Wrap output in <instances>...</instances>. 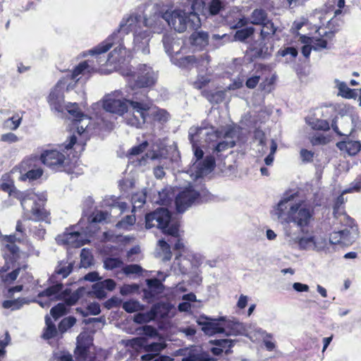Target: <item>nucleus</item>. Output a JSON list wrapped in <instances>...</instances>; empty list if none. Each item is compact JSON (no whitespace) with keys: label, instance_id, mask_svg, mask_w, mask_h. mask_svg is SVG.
I'll return each mask as SVG.
<instances>
[{"label":"nucleus","instance_id":"obj_1","mask_svg":"<svg viewBox=\"0 0 361 361\" xmlns=\"http://www.w3.org/2000/svg\"><path fill=\"white\" fill-rule=\"evenodd\" d=\"M204 7L203 0H196L191 5L192 11H185L180 9L169 11L157 4H152L150 14L145 18V25L149 27L154 33H161L166 23L171 27L178 32H183L188 28L197 30L200 27L201 22L197 11Z\"/></svg>","mask_w":361,"mask_h":361},{"label":"nucleus","instance_id":"obj_2","mask_svg":"<svg viewBox=\"0 0 361 361\" xmlns=\"http://www.w3.org/2000/svg\"><path fill=\"white\" fill-rule=\"evenodd\" d=\"M152 5H149L147 12L143 18L137 14H132L128 17H125L120 23L118 29L114 32L105 41L98 44L97 47L90 50L92 55H99L106 52L114 44L118 46L109 54V58L105 61L110 64H116L121 63L126 57V46L124 43V35L133 32L135 33L136 30H143V27L151 29L147 26L145 23V18L150 14H153L150 11Z\"/></svg>","mask_w":361,"mask_h":361},{"label":"nucleus","instance_id":"obj_3","mask_svg":"<svg viewBox=\"0 0 361 361\" xmlns=\"http://www.w3.org/2000/svg\"><path fill=\"white\" fill-rule=\"evenodd\" d=\"M293 196L283 198L272 211V215L283 225V233L287 226L305 231L313 220L314 208L302 202H293Z\"/></svg>","mask_w":361,"mask_h":361},{"label":"nucleus","instance_id":"obj_4","mask_svg":"<svg viewBox=\"0 0 361 361\" xmlns=\"http://www.w3.org/2000/svg\"><path fill=\"white\" fill-rule=\"evenodd\" d=\"M0 189L20 200L23 209V217L27 220L45 221L50 223L49 214L44 208L47 195L44 192L36 193L33 190L20 191L16 190L12 183L0 180Z\"/></svg>","mask_w":361,"mask_h":361},{"label":"nucleus","instance_id":"obj_5","mask_svg":"<svg viewBox=\"0 0 361 361\" xmlns=\"http://www.w3.org/2000/svg\"><path fill=\"white\" fill-rule=\"evenodd\" d=\"M93 61H83L77 66L72 72L68 73L66 76L60 80L48 97V102L52 110L57 112H62L63 109L64 96L63 90L66 86V89L71 90L73 87L71 83H68L69 80L75 82L79 80L80 75H89L91 73L96 72L97 68L93 66Z\"/></svg>","mask_w":361,"mask_h":361},{"label":"nucleus","instance_id":"obj_6","mask_svg":"<svg viewBox=\"0 0 361 361\" xmlns=\"http://www.w3.org/2000/svg\"><path fill=\"white\" fill-rule=\"evenodd\" d=\"M73 268V262L63 260L58 263L54 274L49 278V281L51 285L38 294V298H40V300L37 302L42 307H49L51 301L56 300L64 297L67 290L63 293L62 292L63 285L60 281L68 276L72 272Z\"/></svg>","mask_w":361,"mask_h":361},{"label":"nucleus","instance_id":"obj_7","mask_svg":"<svg viewBox=\"0 0 361 361\" xmlns=\"http://www.w3.org/2000/svg\"><path fill=\"white\" fill-rule=\"evenodd\" d=\"M128 111L126 112V122L128 125L141 128L152 106V101L146 91L128 92Z\"/></svg>","mask_w":361,"mask_h":361},{"label":"nucleus","instance_id":"obj_8","mask_svg":"<svg viewBox=\"0 0 361 361\" xmlns=\"http://www.w3.org/2000/svg\"><path fill=\"white\" fill-rule=\"evenodd\" d=\"M121 74L126 78L128 92L145 91L142 89L154 85L157 78L152 68L147 64L122 68Z\"/></svg>","mask_w":361,"mask_h":361},{"label":"nucleus","instance_id":"obj_9","mask_svg":"<svg viewBox=\"0 0 361 361\" xmlns=\"http://www.w3.org/2000/svg\"><path fill=\"white\" fill-rule=\"evenodd\" d=\"M170 212L164 208L157 209L145 216V226L147 228H157L171 237L176 238L174 244L176 250H181L184 247L183 243L178 238V225L171 222Z\"/></svg>","mask_w":361,"mask_h":361},{"label":"nucleus","instance_id":"obj_10","mask_svg":"<svg viewBox=\"0 0 361 361\" xmlns=\"http://www.w3.org/2000/svg\"><path fill=\"white\" fill-rule=\"evenodd\" d=\"M214 197L206 190L198 192L191 186L180 191L175 199L176 211L183 213L192 204L207 202L213 200Z\"/></svg>","mask_w":361,"mask_h":361},{"label":"nucleus","instance_id":"obj_11","mask_svg":"<svg viewBox=\"0 0 361 361\" xmlns=\"http://www.w3.org/2000/svg\"><path fill=\"white\" fill-rule=\"evenodd\" d=\"M224 334L227 336H245L250 339L252 338L254 332L265 334L266 336L271 337V334L267 333L261 328L257 327L252 323H243L238 320H228L224 322Z\"/></svg>","mask_w":361,"mask_h":361},{"label":"nucleus","instance_id":"obj_12","mask_svg":"<svg viewBox=\"0 0 361 361\" xmlns=\"http://www.w3.org/2000/svg\"><path fill=\"white\" fill-rule=\"evenodd\" d=\"M305 231L291 228L287 226L285 228L284 239L291 247H298L300 250H310L315 247V238L312 235L304 236Z\"/></svg>","mask_w":361,"mask_h":361},{"label":"nucleus","instance_id":"obj_13","mask_svg":"<svg viewBox=\"0 0 361 361\" xmlns=\"http://www.w3.org/2000/svg\"><path fill=\"white\" fill-rule=\"evenodd\" d=\"M125 97L121 94V98H118L120 92H115L113 95L107 96L103 101V108L110 113L122 116L128 111V91Z\"/></svg>","mask_w":361,"mask_h":361},{"label":"nucleus","instance_id":"obj_14","mask_svg":"<svg viewBox=\"0 0 361 361\" xmlns=\"http://www.w3.org/2000/svg\"><path fill=\"white\" fill-rule=\"evenodd\" d=\"M152 32L154 33L152 29L136 30L133 34V42L132 47H128L135 53H140L143 55L149 54V41L152 37Z\"/></svg>","mask_w":361,"mask_h":361},{"label":"nucleus","instance_id":"obj_15","mask_svg":"<svg viewBox=\"0 0 361 361\" xmlns=\"http://www.w3.org/2000/svg\"><path fill=\"white\" fill-rule=\"evenodd\" d=\"M188 137L191 144L195 146V142L204 139L205 142H215L220 137V133L213 127L199 128L192 126L189 129Z\"/></svg>","mask_w":361,"mask_h":361},{"label":"nucleus","instance_id":"obj_16","mask_svg":"<svg viewBox=\"0 0 361 361\" xmlns=\"http://www.w3.org/2000/svg\"><path fill=\"white\" fill-rule=\"evenodd\" d=\"M333 130L340 136L349 137L355 129L353 118L351 116H336L331 122Z\"/></svg>","mask_w":361,"mask_h":361},{"label":"nucleus","instance_id":"obj_17","mask_svg":"<svg viewBox=\"0 0 361 361\" xmlns=\"http://www.w3.org/2000/svg\"><path fill=\"white\" fill-rule=\"evenodd\" d=\"M42 162L56 170L63 166L66 155L57 149H46L40 155Z\"/></svg>","mask_w":361,"mask_h":361},{"label":"nucleus","instance_id":"obj_18","mask_svg":"<svg viewBox=\"0 0 361 361\" xmlns=\"http://www.w3.org/2000/svg\"><path fill=\"white\" fill-rule=\"evenodd\" d=\"M171 61L180 68H190L195 65L204 66L209 62V56L204 54L200 56L188 55L180 59L172 57Z\"/></svg>","mask_w":361,"mask_h":361},{"label":"nucleus","instance_id":"obj_19","mask_svg":"<svg viewBox=\"0 0 361 361\" xmlns=\"http://www.w3.org/2000/svg\"><path fill=\"white\" fill-rule=\"evenodd\" d=\"M225 317H221L218 319L206 317L205 320H198L197 323L202 326L203 332L208 336H213L216 334H224V324Z\"/></svg>","mask_w":361,"mask_h":361},{"label":"nucleus","instance_id":"obj_20","mask_svg":"<svg viewBox=\"0 0 361 361\" xmlns=\"http://www.w3.org/2000/svg\"><path fill=\"white\" fill-rule=\"evenodd\" d=\"M56 240L59 244L68 245L74 247H81L90 241L85 238L82 233L78 231L64 233L63 235H59Z\"/></svg>","mask_w":361,"mask_h":361},{"label":"nucleus","instance_id":"obj_21","mask_svg":"<svg viewBox=\"0 0 361 361\" xmlns=\"http://www.w3.org/2000/svg\"><path fill=\"white\" fill-rule=\"evenodd\" d=\"M166 345L163 343H152L146 345L144 348L147 353L142 355V361H171V359L168 356H159L156 359L154 357L159 355V353L164 349Z\"/></svg>","mask_w":361,"mask_h":361},{"label":"nucleus","instance_id":"obj_22","mask_svg":"<svg viewBox=\"0 0 361 361\" xmlns=\"http://www.w3.org/2000/svg\"><path fill=\"white\" fill-rule=\"evenodd\" d=\"M329 240L331 243L334 245L341 244L348 246L355 241V238L351 235L350 230L344 228L331 233L330 234Z\"/></svg>","mask_w":361,"mask_h":361},{"label":"nucleus","instance_id":"obj_23","mask_svg":"<svg viewBox=\"0 0 361 361\" xmlns=\"http://www.w3.org/2000/svg\"><path fill=\"white\" fill-rule=\"evenodd\" d=\"M146 282L148 286L147 289L144 290V296L146 299L150 300L164 291V286L159 279H150Z\"/></svg>","mask_w":361,"mask_h":361},{"label":"nucleus","instance_id":"obj_24","mask_svg":"<svg viewBox=\"0 0 361 361\" xmlns=\"http://www.w3.org/2000/svg\"><path fill=\"white\" fill-rule=\"evenodd\" d=\"M215 166V159L212 156H207L205 159L197 164L195 177L201 178L211 173Z\"/></svg>","mask_w":361,"mask_h":361},{"label":"nucleus","instance_id":"obj_25","mask_svg":"<svg viewBox=\"0 0 361 361\" xmlns=\"http://www.w3.org/2000/svg\"><path fill=\"white\" fill-rule=\"evenodd\" d=\"M235 136V131L232 129H228L224 135V140L219 142L214 148V152L219 153L224 152L229 148H232L235 146V142L234 137Z\"/></svg>","mask_w":361,"mask_h":361},{"label":"nucleus","instance_id":"obj_26","mask_svg":"<svg viewBox=\"0 0 361 361\" xmlns=\"http://www.w3.org/2000/svg\"><path fill=\"white\" fill-rule=\"evenodd\" d=\"M336 147L350 156H355L361 150V143L359 141L351 140L348 137L345 140L337 142Z\"/></svg>","mask_w":361,"mask_h":361},{"label":"nucleus","instance_id":"obj_27","mask_svg":"<svg viewBox=\"0 0 361 361\" xmlns=\"http://www.w3.org/2000/svg\"><path fill=\"white\" fill-rule=\"evenodd\" d=\"M343 192L341 195H339L334 204V216L336 219H340L341 222H345V224L348 226L352 228L353 224V219H351L349 216H348L345 213H342L339 212L340 207L345 202V198L343 197Z\"/></svg>","mask_w":361,"mask_h":361},{"label":"nucleus","instance_id":"obj_28","mask_svg":"<svg viewBox=\"0 0 361 361\" xmlns=\"http://www.w3.org/2000/svg\"><path fill=\"white\" fill-rule=\"evenodd\" d=\"M190 40L191 44L195 47V49L201 50L207 46L209 35L206 32H195L190 35Z\"/></svg>","mask_w":361,"mask_h":361},{"label":"nucleus","instance_id":"obj_29","mask_svg":"<svg viewBox=\"0 0 361 361\" xmlns=\"http://www.w3.org/2000/svg\"><path fill=\"white\" fill-rule=\"evenodd\" d=\"M91 340L85 334H80L77 338L76 353L82 359L85 360Z\"/></svg>","mask_w":361,"mask_h":361},{"label":"nucleus","instance_id":"obj_30","mask_svg":"<svg viewBox=\"0 0 361 361\" xmlns=\"http://www.w3.org/2000/svg\"><path fill=\"white\" fill-rule=\"evenodd\" d=\"M164 50L166 53L172 57H175L173 54L178 55V51L174 50V47H179L180 42L178 39H176L173 36L169 35H164L162 39Z\"/></svg>","mask_w":361,"mask_h":361},{"label":"nucleus","instance_id":"obj_31","mask_svg":"<svg viewBox=\"0 0 361 361\" xmlns=\"http://www.w3.org/2000/svg\"><path fill=\"white\" fill-rule=\"evenodd\" d=\"M190 262L186 257H183L180 255L176 256L172 265V269L176 274H186L188 271Z\"/></svg>","mask_w":361,"mask_h":361},{"label":"nucleus","instance_id":"obj_32","mask_svg":"<svg viewBox=\"0 0 361 361\" xmlns=\"http://www.w3.org/2000/svg\"><path fill=\"white\" fill-rule=\"evenodd\" d=\"M268 19L269 18L267 12L262 8L254 9L249 16L250 23L255 25L264 24Z\"/></svg>","mask_w":361,"mask_h":361},{"label":"nucleus","instance_id":"obj_33","mask_svg":"<svg viewBox=\"0 0 361 361\" xmlns=\"http://www.w3.org/2000/svg\"><path fill=\"white\" fill-rule=\"evenodd\" d=\"M183 361H210L209 355L200 348L190 350Z\"/></svg>","mask_w":361,"mask_h":361},{"label":"nucleus","instance_id":"obj_34","mask_svg":"<svg viewBox=\"0 0 361 361\" xmlns=\"http://www.w3.org/2000/svg\"><path fill=\"white\" fill-rule=\"evenodd\" d=\"M172 195L169 189L165 188L159 191L157 195H154L151 202L161 205H168L172 200Z\"/></svg>","mask_w":361,"mask_h":361},{"label":"nucleus","instance_id":"obj_35","mask_svg":"<svg viewBox=\"0 0 361 361\" xmlns=\"http://www.w3.org/2000/svg\"><path fill=\"white\" fill-rule=\"evenodd\" d=\"M260 38L262 40H266L271 37L276 33L277 27L274 25L271 20L268 19L264 24L260 25Z\"/></svg>","mask_w":361,"mask_h":361},{"label":"nucleus","instance_id":"obj_36","mask_svg":"<svg viewBox=\"0 0 361 361\" xmlns=\"http://www.w3.org/2000/svg\"><path fill=\"white\" fill-rule=\"evenodd\" d=\"M45 324L46 327L44 329L42 338L45 340L55 338L58 335L59 331L57 330L56 325L53 323L48 315L45 317Z\"/></svg>","mask_w":361,"mask_h":361},{"label":"nucleus","instance_id":"obj_37","mask_svg":"<svg viewBox=\"0 0 361 361\" xmlns=\"http://www.w3.org/2000/svg\"><path fill=\"white\" fill-rule=\"evenodd\" d=\"M169 312V306L166 303L155 304L150 310V314H152L153 319L156 318H164L168 315Z\"/></svg>","mask_w":361,"mask_h":361},{"label":"nucleus","instance_id":"obj_38","mask_svg":"<svg viewBox=\"0 0 361 361\" xmlns=\"http://www.w3.org/2000/svg\"><path fill=\"white\" fill-rule=\"evenodd\" d=\"M335 83L339 90V95L346 99H355L357 97V94L356 90L350 89L345 82H342L336 79L335 80Z\"/></svg>","mask_w":361,"mask_h":361},{"label":"nucleus","instance_id":"obj_39","mask_svg":"<svg viewBox=\"0 0 361 361\" xmlns=\"http://www.w3.org/2000/svg\"><path fill=\"white\" fill-rule=\"evenodd\" d=\"M309 126L314 130H328L330 129V125L326 120L319 118H311L307 121Z\"/></svg>","mask_w":361,"mask_h":361},{"label":"nucleus","instance_id":"obj_40","mask_svg":"<svg viewBox=\"0 0 361 361\" xmlns=\"http://www.w3.org/2000/svg\"><path fill=\"white\" fill-rule=\"evenodd\" d=\"M202 94L208 101L214 104L221 103L224 99L226 94L225 92L222 90L216 91L215 92L204 91Z\"/></svg>","mask_w":361,"mask_h":361},{"label":"nucleus","instance_id":"obj_41","mask_svg":"<svg viewBox=\"0 0 361 361\" xmlns=\"http://www.w3.org/2000/svg\"><path fill=\"white\" fill-rule=\"evenodd\" d=\"M4 245L6 249V255L11 261L16 262L20 256L19 247L15 243H4Z\"/></svg>","mask_w":361,"mask_h":361},{"label":"nucleus","instance_id":"obj_42","mask_svg":"<svg viewBox=\"0 0 361 361\" xmlns=\"http://www.w3.org/2000/svg\"><path fill=\"white\" fill-rule=\"evenodd\" d=\"M147 190L144 189L140 192L136 193L132 197V203L133 208H140L146 202L147 200Z\"/></svg>","mask_w":361,"mask_h":361},{"label":"nucleus","instance_id":"obj_43","mask_svg":"<svg viewBox=\"0 0 361 361\" xmlns=\"http://www.w3.org/2000/svg\"><path fill=\"white\" fill-rule=\"evenodd\" d=\"M149 114L153 116L155 121L159 122H166L169 118V114L166 110L157 107L152 108L151 106Z\"/></svg>","mask_w":361,"mask_h":361},{"label":"nucleus","instance_id":"obj_44","mask_svg":"<svg viewBox=\"0 0 361 361\" xmlns=\"http://www.w3.org/2000/svg\"><path fill=\"white\" fill-rule=\"evenodd\" d=\"M255 29L253 27H247L236 31L234 38L237 41L244 42L254 34Z\"/></svg>","mask_w":361,"mask_h":361},{"label":"nucleus","instance_id":"obj_45","mask_svg":"<svg viewBox=\"0 0 361 361\" xmlns=\"http://www.w3.org/2000/svg\"><path fill=\"white\" fill-rule=\"evenodd\" d=\"M67 111L73 117L75 121L85 117L84 115L79 109L78 105L76 103H69L66 106Z\"/></svg>","mask_w":361,"mask_h":361},{"label":"nucleus","instance_id":"obj_46","mask_svg":"<svg viewBox=\"0 0 361 361\" xmlns=\"http://www.w3.org/2000/svg\"><path fill=\"white\" fill-rule=\"evenodd\" d=\"M76 322L74 317H68L63 319L59 324V331L61 334L66 332L68 329L71 328Z\"/></svg>","mask_w":361,"mask_h":361},{"label":"nucleus","instance_id":"obj_47","mask_svg":"<svg viewBox=\"0 0 361 361\" xmlns=\"http://www.w3.org/2000/svg\"><path fill=\"white\" fill-rule=\"evenodd\" d=\"M123 262L119 258L107 257L104 260V267L107 270H112L120 267Z\"/></svg>","mask_w":361,"mask_h":361},{"label":"nucleus","instance_id":"obj_48","mask_svg":"<svg viewBox=\"0 0 361 361\" xmlns=\"http://www.w3.org/2000/svg\"><path fill=\"white\" fill-rule=\"evenodd\" d=\"M23 299L4 300L2 302V307L5 309H11V310H19L23 305Z\"/></svg>","mask_w":361,"mask_h":361},{"label":"nucleus","instance_id":"obj_49","mask_svg":"<svg viewBox=\"0 0 361 361\" xmlns=\"http://www.w3.org/2000/svg\"><path fill=\"white\" fill-rule=\"evenodd\" d=\"M66 305L63 303H59L57 305L52 307L50 310V314L55 320L66 314Z\"/></svg>","mask_w":361,"mask_h":361},{"label":"nucleus","instance_id":"obj_50","mask_svg":"<svg viewBox=\"0 0 361 361\" xmlns=\"http://www.w3.org/2000/svg\"><path fill=\"white\" fill-rule=\"evenodd\" d=\"M92 256L86 249H82L80 253L81 267L87 268L92 265Z\"/></svg>","mask_w":361,"mask_h":361},{"label":"nucleus","instance_id":"obj_51","mask_svg":"<svg viewBox=\"0 0 361 361\" xmlns=\"http://www.w3.org/2000/svg\"><path fill=\"white\" fill-rule=\"evenodd\" d=\"M90 123V118L87 116H85V117L81 118L80 119H78L77 121H75V125L76 126L77 132L78 134L81 135L82 133H85Z\"/></svg>","mask_w":361,"mask_h":361},{"label":"nucleus","instance_id":"obj_52","mask_svg":"<svg viewBox=\"0 0 361 361\" xmlns=\"http://www.w3.org/2000/svg\"><path fill=\"white\" fill-rule=\"evenodd\" d=\"M135 215H127L117 223L116 226L118 228L127 229L128 226H133L135 223Z\"/></svg>","mask_w":361,"mask_h":361},{"label":"nucleus","instance_id":"obj_53","mask_svg":"<svg viewBox=\"0 0 361 361\" xmlns=\"http://www.w3.org/2000/svg\"><path fill=\"white\" fill-rule=\"evenodd\" d=\"M122 307L126 312L133 313L140 310V304L135 300H129L124 302Z\"/></svg>","mask_w":361,"mask_h":361},{"label":"nucleus","instance_id":"obj_54","mask_svg":"<svg viewBox=\"0 0 361 361\" xmlns=\"http://www.w3.org/2000/svg\"><path fill=\"white\" fill-rule=\"evenodd\" d=\"M13 269V270L11 272L1 276L2 280L5 283H12L16 280L17 277L18 276L20 271L19 266H16L15 264V267Z\"/></svg>","mask_w":361,"mask_h":361},{"label":"nucleus","instance_id":"obj_55","mask_svg":"<svg viewBox=\"0 0 361 361\" xmlns=\"http://www.w3.org/2000/svg\"><path fill=\"white\" fill-rule=\"evenodd\" d=\"M233 341L231 339H217L213 341V343L219 346L221 348H223V350L226 349V353H228V349H230L233 345Z\"/></svg>","mask_w":361,"mask_h":361},{"label":"nucleus","instance_id":"obj_56","mask_svg":"<svg viewBox=\"0 0 361 361\" xmlns=\"http://www.w3.org/2000/svg\"><path fill=\"white\" fill-rule=\"evenodd\" d=\"M20 122L21 118L18 116H13L5 121L4 126L8 129L15 130L19 127Z\"/></svg>","mask_w":361,"mask_h":361},{"label":"nucleus","instance_id":"obj_57","mask_svg":"<svg viewBox=\"0 0 361 361\" xmlns=\"http://www.w3.org/2000/svg\"><path fill=\"white\" fill-rule=\"evenodd\" d=\"M108 212L103 211H97L94 212L91 216V223H102L105 221L108 217Z\"/></svg>","mask_w":361,"mask_h":361},{"label":"nucleus","instance_id":"obj_58","mask_svg":"<svg viewBox=\"0 0 361 361\" xmlns=\"http://www.w3.org/2000/svg\"><path fill=\"white\" fill-rule=\"evenodd\" d=\"M159 245L162 250V251L164 252V256L163 257L164 261H169L171 258V252L170 250V245L169 244L166 242L164 240H159Z\"/></svg>","mask_w":361,"mask_h":361},{"label":"nucleus","instance_id":"obj_59","mask_svg":"<svg viewBox=\"0 0 361 361\" xmlns=\"http://www.w3.org/2000/svg\"><path fill=\"white\" fill-rule=\"evenodd\" d=\"M222 8V2L220 0H212L209 4V12L214 16L218 14Z\"/></svg>","mask_w":361,"mask_h":361},{"label":"nucleus","instance_id":"obj_60","mask_svg":"<svg viewBox=\"0 0 361 361\" xmlns=\"http://www.w3.org/2000/svg\"><path fill=\"white\" fill-rule=\"evenodd\" d=\"M30 232L32 233L33 237L39 240H43L46 234V230L42 225L31 228Z\"/></svg>","mask_w":361,"mask_h":361},{"label":"nucleus","instance_id":"obj_61","mask_svg":"<svg viewBox=\"0 0 361 361\" xmlns=\"http://www.w3.org/2000/svg\"><path fill=\"white\" fill-rule=\"evenodd\" d=\"M276 149H277V144L274 140H271L269 154L264 159V162L267 166H270L272 164L274 159V154L276 153Z\"/></svg>","mask_w":361,"mask_h":361},{"label":"nucleus","instance_id":"obj_62","mask_svg":"<svg viewBox=\"0 0 361 361\" xmlns=\"http://www.w3.org/2000/svg\"><path fill=\"white\" fill-rule=\"evenodd\" d=\"M142 267L137 264H129L123 268V271L126 275L138 274L142 272Z\"/></svg>","mask_w":361,"mask_h":361},{"label":"nucleus","instance_id":"obj_63","mask_svg":"<svg viewBox=\"0 0 361 361\" xmlns=\"http://www.w3.org/2000/svg\"><path fill=\"white\" fill-rule=\"evenodd\" d=\"M92 290L95 296L99 299H102L106 298V293L105 289L99 282H97L92 286Z\"/></svg>","mask_w":361,"mask_h":361},{"label":"nucleus","instance_id":"obj_64","mask_svg":"<svg viewBox=\"0 0 361 361\" xmlns=\"http://www.w3.org/2000/svg\"><path fill=\"white\" fill-rule=\"evenodd\" d=\"M139 289V286L135 283L123 285L121 289L120 293L122 295H126L130 293L136 292Z\"/></svg>","mask_w":361,"mask_h":361}]
</instances>
